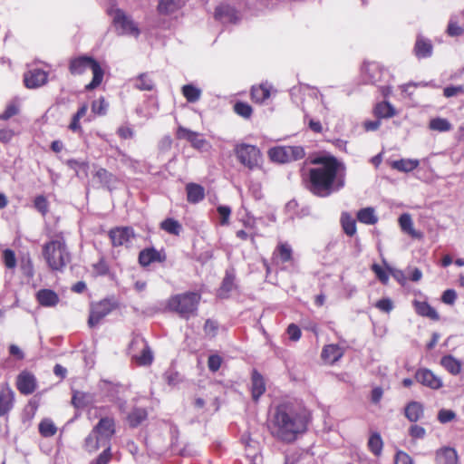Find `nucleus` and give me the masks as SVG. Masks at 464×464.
<instances>
[{
	"instance_id": "f257e3e1",
	"label": "nucleus",
	"mask_w": 464,
	"mask_h": 464,
	"mask_svg": "<svg viewBox=\"0 0 464 464\" xmlns=\"http://www.w3.org/2000/svg\"><path fill=\"white\" fill-rule=\"evenodd\" d=\"M312 163L318 166L309 169L306 188L311 193L325 198L344 187L345 165L334 156L317 157Z\"/></svg>"
},
{
	"instance_id": "f03ea898",
	"label": "nucleus",
	"mask_w": 464,
	"mask_h": 464,
	"mask_svg": "<svg viewBox=\"0 0 464 464\" xmlns=\"http://www.w3.org/2000/svg\"><path fill=\"white\" fill-rule=\"evenodd\" d=\"M274 423L277 427L278 437L285 441H293L296 435L305 430L306 423L289 404L283 403L276 407Z\"/></svg>"
},
{
	"instance_id": "7ed1b4c3",
	"label": "nucleus",
	"mask_w": 464,
	"mask_h": 464,
	"mask_svg": "<svg viewBox=\"0 0 464 464\" xmlns=\"http://www.w3.org/2000/svg\"><path fill=\"white\" fill-rule=\"evenodd\" d=\"M115 433V422L109 417L102 418L93 427L84 440V448L88 452H94L100 448L111 446V440Z\"/></svg>"
},
{
	"instance_id": "20e7f679",
	"label": "nucleus",
	"mask_w": 464,
	"mask_h": 464,
	"mask_svg": "<svg viewBox=\"0 0 464 464\" xmlns=\"http://www.w3.org/2000/svg\"><path fill=\"white\" fill-rule=\"evenodd\" d=\"M362 77L365 83L376 85L386 98L392 92V75L389 71L376 62L365 63L362 67Z\"/></svg>"
},
{
	"instance_id": "39448f33",
	"label": "nucleus",
	"mask_w": 464,
	"mask_h": 464,
	"mask_svg": "<svg viewBox=\"0 0 464 464\" xmlns=\"http://www.w3.org/2000/svg\"><path fill=\"white\" fill-rule=\"evenodd\" d=\"M43 256L52 270L63 271L70 263L71 254L62 239H54L43 246Z\"/></svg>"
},
{
	"instance_id": "423d86ee",
	"label": "nucleus",
	"mask_w": 464,
	"mask_h": 464,
	"mask_svg": "<svg viewBox=\"0 0 464 464\" xmlns=\"http://www.w3.org/2000/svg\"><path fill=\"white\" fill-rule=\"evenodd\" d=\"M87 69L92 70V79L90 83L86 85L87 91H92L97 88L102 82L104 71L100 63L92 57L88 55H82L72 58L69 63V71L73 75H81Z\"/></svg>"
},
{
	"instance_id": "0eeeda50",
	"label": "nucleus",
	"mask_w": 464,
	"mask_h": 464,
	"mask_svg": "<svg viewBox=\"0 0 464 464\" xmlns=\"http://www.w3.org/2000/svg\"><path fill=\"white\" fill-rule=\"evenodd\" d=\"M200 298V295L196 292L175 295L169 298L168 308L180 318L188 320L197 314Z\"/></svg>"
},
{
	"instance_id": "6e6552de",
	"label": "nucleus",
	"mask_w": 464,
	"mask_h": 464,
	"mask_svg": "<svg viewBox=\"0 0 464 464\" xmlns=\"http://www.w3.org/2000/svg\"><path fill=\"white\" fill-rule=\"evenodd\" d=\"M129 353L132 361L139 365H150L153 362V353L146 340L136 334L132 337L129 345Z\"/></svg>"
},
{
	"instance_id": "1a4fd4ad",
	"label": "nucleus",
	"mask_w": 464,
	"mask_h": 464,
	"mask_svg": "<svg viewBox=\"0 0 464 464\" xmlns=\"http://www.w3.org/2000/svg\"><path fill=\"white\" fill-rule=\"evenodd\" d=\"M237 160L247 168L254 170L260 167L262 156L260 150L254 145L240 143L234 149Z\"/></svg>"
},
{
	"instance_id": "9d476101",
	"label": "nucleus",
	"mask_w": 464,
	"mask_h": 464,
	"mask_svg": "<svg viewBox=\"0 0 464 464\" xmlns=\"http://www.w3.org/2000/svg\"><path fill=\"white\" fill-rule=\"evenodd\" d=\"M176 137L178 140H187L193 149L200 152L209 151L212 148L210 142L204 138L203 134L183 126L177 128Z\"/></svg>"
},
{
	"instance_id": "9b49d317",
	"label": "nucleus",
	"mask_w": 464,
	"mask_h": 464,
	"mask_svg": "<svg viewBox=\"0 0 464 464\" xmlns=\"http://www.w3.org/2000/svg\"><path fill=\"white\" fill-rule=\"evenodd\" d=\"M112 22L118 34L132 35L138 38L140 31L130 16L127 15L121 9L113 12Z\"/></svg>"
},
{
	"instance_id": "f8f14e48",
	"label": "nucleus",
	"mask_w": 464,
	"mask_h": 464,
	"mask_svg": "<svg viewBox=\"0 0 464 464\" xmlns=\"http://www.w3.org/2000/svg\"><path fill=\"white\" fill-rule=\"evenodd\" d=\"M114 308V304L108 299H103L97 304H92L88 319L89 326L91 328L95 327L101 320L111 314Z\"/></svg>"
},
{
	"instance_id": "ddd939ff",
	"label": "nucleus",
	"mask_w": 464,
	"mask_h": 464,
	"mask_svg": "<svg viewBox=\"0 0 464 464\" xmlns=\"http://www.w3.org/2000/svg\"><path fill=\"white\" fill-rule=\"evenodd\" d=\"M134 237V230L130 227H117L109 231V237L113 246L128 247Z\"/></svg>"
},
{
	"instance_id": "4468645a",
	"label": "nucleus",
	"mask_w": 464,
	"mask_h": 464,
	"mask_svg": "<svg viewBox=\"0 0 464 464\" xmlns=\"http://www.w3.org/2000/svg\"><path fill=\"white\" fill-rule=\"evenodd\" d=\"M417 382L431 390H439L443 386L440 377L427 368H420L414 374Z\"/></svg>"
},
{
	"instance_id": "2eb2a0df",
	"label": "nucleus",
	"mask_w": 464,
	"mask_h": 464,
	"mask_svg": "<svg viewBox=\"0 0 464 464\" xmlns=\"http://www.w3.org/2000/svg\"><path fill=\"white\" fill-rule=\"evenodd\" d=\"M16 387L24 395L34 393L37 387L35 376L26 370L22 371L16 378Z\"/></svg>"
},
{
	"instance_id": "dca6fc26",
	"label": "nucleus",
	"mask_w": 464,
	"mask_h": 464,
	"mask_svg": "<svg viewBox=\"0 0 464 464\" xmlns=\"http://www.w3.org/2000/svg\"><path fill=\"white\" fill-rule=\"evenodd\" d=\"M48 80V73L42 69H33L24 75V82L27 88L35 89L44 85Z\"/></svg>"
},
{
	"instance_id": "f3484780",
	"label": "nucleus",
	"mask_w": 464,
	"mask_h": 464,
	"mask_svg": "<svg viewBox=\"0 0 464 464\" xmlns=\"http://www.w3.org/2000/svg\"><path fill=\"white\" fill-rule=\"evenodd\" d=\"M412 52L419 60L430 58L433 54V44L430 39L418 34Z\"/></svg>"
},
{
	"instance_id": "a211bd4d",
	"label": "nucleus",
	"mask_w": 464,
	"mask_h": 464,
	"mask_svg": "<svg viewBox=\"0 0 464 464\" xmlns=\"http://www.w3.org/2000/svg\"><path fill=\"white\" fill-rule=\"evenodd\" d=\"M266 392V383L262 374L256 369H253L251 374V394L254 401H258L259 398Z\"/></svg>"
},
{
	"instance_id": "6ab92c4d",
	"label": "nucleus",
	"mask_w": 464,
	"mask_h": 464,
	"mask_svg": "<svg viewBox=\"0 0 464 464\" xmlns=\"http://www.w3.org/2000/svg\"><path fill=\"white\" fill-rule=\"evenodd\" d=\"M165 256L161 254L155 247H146L139 254V263L141 266L146 267L155 262H163Z\"/></svg>"
},
{
	"instance_id": "aec40b11",
	"label": "nucleus",
	"mask_w": 464,
	"mask_h": 464,
	"mask_svg": "<svg viewBox=\"0 0 464 464\" xmlns=\"http://www.w3.org/2000/svg\"><path fill=\"white\" fill-rule=\"evenodd\" d=\"M343 355V349L338 344L324 345L322 351V359L331 364L339 361Z\"/></svg>"
},
{
	"instance_id": "412c9836",
	"label": "nucleus",
	"mask_w": 464,
	"mask_h": 464,
	"mask_svg": "<svg viewBox=\"0 0 464 464\" xmlns=\"http://www.w3.org/2000/svg\"><path fill=\"white\" fill-rule=\"evenodd\" d=\"M39 304L45 307H52L58 304V295L51 289H41L36 294Z\"/></svg>"
},
{
	"instance_id": "4be33fe9",
	"label": "nucleus",
	"mask_w": 464,
	"mask_h": 464,
	"mask_svg": "<svg viewBox=\"0 0 464 464\" xmlns=\"http://www.w3.org/2000/svg\"><path fill=\"white\" fill-rule=\"evenodd\" d=\"M182 5L181 0H160L157 10L161 15H170L177 13Z\"/></svg>"
},
{
	"instance_id": "5701e85b",
	"label": "nucleus",
	"mask_w": 464,
	"mask_h": 464,
	"mask_svg": "<svg viewBox=\"0 0 464 464\" xmlns=\"http://www.w3.org/2000/svg\"><path fill=\"white\" fill-rule=\"evenodd\" d=\"M413 305L419 315L428 317L434 321H438L440 319V315L437 311L427 302L414 300Z\"/></svg>"
},
{
	"instance_id": "b1692460",
	"label": "nucleus",
	"mask_w": 464,
	"mask_h": 464,
	"mask_svg": "<svg viewBox=\"0 0 464 464\" xmlns=\"http://www.w3.org/2000/svg\"><path fill=\"white\" fill-rule=\"evenodd\" d=\"M399 225L401 230L410 235L413 238H421L422 233L417 231L413 227L411 216L408 213H403L399 217Z\"/></svg>"
},
{
	"instance_id": "393cba45",
	"label": "nucleus",
	"mask_w": 464,
	"mask_h": 464,
	"mask_svg": "<svg viewBox=\"0 0 464 464\" xmlns=\"http://www.w3.org/2000/svg\"><path fill=\"white\" fill-rule=\"evenodd\" d=\"M94 401L93 394L79 391L72 392V404L76 409H84Z\"/></svg>"
},
{
	"instance_id": "a878e982",
	"label": "nucleus",
	"mask_w": 464,
	"mask_h": 464,
	"mask_svg": "<svg viewBox=\"0 0 464 464\" xmlns=\"http://www.w3.org/2000/svg\"><path fill=\"white\" fill-rule=\"evenodd\" d=\"M438 464H458V454L453 448L445 447L437 452Z\"/></svg>"
},
{
	"instance_id": "bb28decb",
	"label": "nucleus",
	"mask_w": 464,
	"mask_h": 464,
	"mask_svg": "<svg viewBox=\"0 0 464 464\" xmlns=\"http://www.w3.org/2000/svg\"><path fill=\"white\" fill-rule=\"evenodd\" d=\"M187 199L189 203H198L205 197V190L201 185L188 183L186 187Z\"/></svg>"
},
{
	"instance_id": "cd10ccee",
	"label": "nucleus",
	"mask_w": 464,
	"mask_h": 464,
	"mask_svg": "<svg viewBox=\"0 0 464 464\" xmlns=\"http://www.w3.org/2000/svg\"><path fill=\"white\" fill-rule=\"evenodd\" d=\"M423 415V406L420 402L412 401L405 407V417L411 422L418 421Z\"/></svg>"
},
{
	"instance_id": "c85d7f7f",
	"label": "nucleus",
	"mask_w": 464,
	"mask_h": 464,
	"mask_svg": "<svg viewBox=\"0 0 464 464\" xmlns=\"http://www.w3.org/2000/svg\"><path fill=\"white\" fill-rule=\"evenodd\" d=\"M440 364L452 375H458L461 372V362L450 354L444 355Z\"/></svg>"
},
{
	"instance_id": "c756f323",
	"label": "nucleus",
	"mask_w": 464,
	"mask_h": 464,
	"mask_svg": "<svg viewBox=\"0 0 464 464\" xmlns=\"http://www.w3.org/2000/svg\"><path fill=\"white\" fill-rule=\"evenodd\" d=\"M420 161L411 159H401L392 162V168L403 173H408L418 168Z\"/></svg>"
},
{
	"instance_id": "7c9ffc66",
	"label": "nucleus",
	"mask_w": 464,
	"mask_h": 464,
	"mask_svg": "<svg viewBox=\"0 0 464 464\" xmlns=\"http://www.w3.org/2000/svg\"><path fill=\"white\" fill-rule=\"evenodd\" d=\"M395 108L389 102H382L376 104L374 114L379 119H389L395 115Z\"/></svg>"
},
{
	"instance_id": "2f4dec72",
	"label": "nucleus",
	"mask_w": 464,
	"mask_h": 464,
	"mask_svg": "<svg viewBox=\"0 0 464 464\" xmlns=\"http://www.w3.org/2000/svg\"><path fill=\"white\" fill-rule=\"evenodd\" d=\"M270 97V87L266 84L253 86L251 89V98L255 102L263 103Z\"/></svg>"
},
{
	"instance_id": "473e14b6",
	"label": "nucleus",
	"mask_w": 464,
	"mask_h": 464,
	"mask_svg": "<svg viewBox=\"0 0 464 464\" xmlns=\"http://www.w3.org/2000/svg\"><path fill=\"white\" fill-rule=\"evenodd\" d=\"M268 156L274 162L286 163L289 162V153L287 147H275L269 150Z\"/></svg>"
},
{
	"instance_id": "72a5a7b5",
	"label": "nucleus",
	"mask_w": 464,
	"mask_h": 464,
	"mask_svg": "<svg viewBox=\"0 0 464 464\" xmlns=\"http://www.w3.org/2000/svg\"><path fill=\"white\" fill-rule=\"evenodd\" d=\"M14 393L10 390L0 392V416L5 415L13 407Z\"/></svg>"
},
{
	"instance_id": "f704fd0d",
	"label": "nucleus",
	"mask_w": 464,
	"mask_h": 464,
	"mask_svg": "<svg viewBox=\"0 0 464 464\" xmlns=\"http://www.w3.org/2000/svg\"><path fill=\"white\" fill-rule=\"evenodd\" d=\"M148 417V412L144 408H134L128 415V422L131 428H136L142 423Z\"/></svg>"
},
{
	"instance_id": "c9c22d12",
	"label": "nucleus",
	"mask_w": 464,
	"mask_h": 464,
	"mask_svg": "<svg viewBox=\"0 0 464 464\" xmlns=\"http://www.w3.org/2000/svg\"><path fill=\"white\" fill-rule=\"evenodd\" d=\"M357 219L359 222L366 225H374L378 221V218L375 215L373 208L368 207L360 209L357 212Z\"/></svg>"
},
{
	"instance_id": "e433bc0d",
	"label": "nucleus",
	"mask_w": 464,
	"mask_h": 464,
	"mask_svg": "<svg viewBox=\"0 0 464 464\" xmlns=\"http://www.w3.org/2000/svg\"><path fill=\"white\" fill-rule=\"evenodd\" d=\"M215 18L222 22H232L236 18L235 9L229 5H218L215 9Z\"/></svg>"
},
{
	"instance_id": "4c0bfd02",
	"label": "nucleus",
	"mask_w": 464,
	"mask_h": 464,
	"mask_svg": "<svg viewBox=\"0 0 464 464\" xmlns=\"http://www.w3.org/2000/svg\"><path fill=\"white\" fill-rule=\"evenodd\" d=\"M181 92L188 102L194 103L200 99L201 90L192 83L182 86Z\"/></svg>"
},
{
	"instance_id": "58836bf2",
	"label": "nucleus",
	"mask_w": 464,
	"mask_h": 464,
	"mask_svg": "<svg viewBox=\"0 0 464 464\" xmlns=\"http://www.w3.org/2000/svg\"><path fill=\"white\" fill-rule=\"evenodd\" d=\"M368 448L370 451L376 457L382 454L383 441L379 432H372L368 440Z\"/></svg>"
},
{
	"instance_id": "ea45409f",
	"label": "nucleus",
	"mask_w": 464,
	"mask_h": 464,
	"mask_svg": "<svg viewBox=\"0 0 464 464\" xmlns=\"http://www.w3.org/2000/svg\"><path fill=\"white\" fill-rule=\"evenodd\" d=\"M155 86L154 81L147 72L140 73L134 80V87L140 91H152Z\"/></svg>"
},
{
	"instance_id": "a19ab883",
	"label": "nucleus",
	"mask_w": 464,
	"mask_h": 464,
	"mask_svg": "<svg viewBox=\"0 0 464 464\" xmlns=\"http://www.w3.org/2000/svg\"><path fill=\"white\" fill-rule=\"evenodd\" d=\"M341 224L347 236L353 237L356 233V221L349 213L343 212L342 214Z\"/></svg>"
},
{
	"instance_id": "79ce46f5",
	"label": "nucleus",
	"mask_w": 464,
	"mask_h": 464,
	"mask_svg": "<svg viewBox=\"0 0 464 464\" xmlns=\"http://www.w3.org/2000/svg\"><path fill=\"white\" fill-rule=\"evenodd\" d=\"M429 128L439 132H447L452 129V125L447 119L436 117L430 121Z\"/></svg>"
},
{
	"instance_id": "37998d69",
	"label": "nucleus",
	"mask_w": 464,
	"mask_h": 464,
	"mask_svg": "<svg viewBox=\"0 0 464 464\" xmlns=\"http://www.w3.org/2000/svg\"><path fill=\"white\" fill-rule=\"evenodd\" d=\"M160 228L174 236H179L182 230L180 223L171 218L164 219L160 224Z\"/></svg>"
},
{
	"instance_id": "c03bdc74",
	"label": "nucleus",
	"mask_w": 464,
	"mask_h": 464,
	"mask_svg": "<svg viewBox=\"0 0 464 464\" xmlns=\"http://www.w3.org/2000/svg\"><path fill=\"white\" fill-rule=\"evenodd\" d=\"M234 275L227 272L218 291V295L220 297L225 298L228 296V294L232 291L234 287Z\"/></svg>"
},
{
	"instance_id": "a18cd8bd",
	"label": "nucleus",
	"mask_w": 464,
	"mask_h": 464,
	"mask_svg": "<svg viewBox=\"0 0 464 464\" xmlns=\"http://www.w3.org/2000/svg\"><path fill=\"white\" fill-rule=\"evenodd\" d=\"M57 431V428L54 425L53 421L50 419H44L39 423V432L44 438H49L53 436Z\"/></svg>"
},
{
	"instance_id": "49530a36",
	"label": "nucleus",
	"mask_w": 464,
	"mask_h": 464,
	"mask_svg": "<svg viewBox=\"0 0 464 464\" xmlns=\"http://www.w3.org/2000/svg\"><path fill=\"white\" fill-rule=\"evenodd\" d=\"M277 257L282 263H287L292 259L293 250L288 243H280L276 247Z\"/></svg>"
},
{
	"instance_id": "de8ad7c7",
	"label": "nucleus",
	"mask_w": 464,
	"mask_h": 464,
	"mask_svg": "<svg viewBox=\"0 0 464 464\" xmlns=\"http://www.w3.org/2000/svg\"><path fill=\"white\" fill-rule=\"evenodd\" d=\"M234 111L244 119H249L253 113V109L247 102L238 101L234 104Z\"/></svg>"
},
{
	"instance_id": "09e8293b",
	"label": "nucleus",
	"mask_w": 464,
	"mask_h": 464,
	"mask_svg": "<svg viewBox=\"0 0 464 464\" xmlns=\"http://www.w3.org/2000/svg\"><path fill=\"white\" fill-rule=\"evenodd\" d=\"M218 328L219 324L218 321L213 319H207L204 324L203 330L207 336L214 338L217 336L218 333Z\"/></svg>"
},
{
	"instance_id": "8fccbe9b",
	"label": "nucleus",
	"mask_w": 464,
	"mask_h": 464,
	"mask_svg": "<svg viewBox=\"0 0 464 464\" xmlns=\"http://www.w3.org/2000/svg\"><path fill=\"white\" fill-rule=\"evenodd\" d=\"M108 103L103 97H100L98 100L93 101L92 104V111L93 113L98 115H104L107 112Z\"/></svg>"
},
{
	"instance_id": "3c124183",
	"label": "nucleus",
	"mask_w": 464,
	"mask_h": 464,
	"mask_svg": "<svg viewBox=\"0 0 464 464\" xmlns=\"http://www.w3.org/2000/svg\"><path fill=\"white\" fill-rule=\"evenodd\" d=\"M66 164L70 169H73L76 172L77 176L80 175L81 171L83 172V174H86L87 172L88 165L84 161H79L77 160L72 159L68 160Z\"/></svg>"
},
{
	"instance_id": "603ef678",
	"label": "nucleus",
	"mask_w": 464,
	"mask_h": 464,
	"mask_svg": "<svg viewBox=\"0 0 464 464\" xmlns=\"http://www.w3.org/2000/svg\"><path fill=\"white\" fill-rule=\"evenodd\" d=\"M4 263L7 268L13 269L16 266L15 254L12 249L6 248L3 251Z\"/></svg>"
},
{
	"instance_id": "864d4df0",
	"label": "nucleus",
	"mask_w": 464,
	"mask_h": 464,
	"mask_svg": "<svg viewBox=\"0 0 464 464\" xmlns=\"http://www.w3.org/2000/svg\"><path fill=\"white\" fill-rule=\"evenodd\" d=\"M21 270L23 274L27 277H33L34 275V266L31 258L29 256L24 257L21 261Z\"/></svg>"
},
{
	"instance_id": "5fc2aeb1",
	"label": "nucleus",
	"mask_w": 464,
	"mask_h": 464,
	"mask_svg": "<svg viewBox=\"0 0 464 464\" xmlns=\"http://www.w3.org/2000/svg\"><path fill=\"white\" fill-rule=\"evenodd\" d=\"M34 206L42 215H45L48 212V202L43 195L35 197Z\"/></svg>"
},
{
	"instance_id": "6e6d98bb",
	"label": "nucleus",
	"mask_w": 464,
	"mask_h": 464,
	"mask_svg": "<svg viewBox=\"0 0 464 464\" xmlns=\"http://www.w3.org/2000/svg\"><path fill=\"white\" fill-rule=\"evenodd\" d=\"M217 211L219 216V223L222 226H225L228 223V219L231 214V208L228 206L226 205H220L218 207Z\"/></svg>"
},
{
	"instance_id": "4d7b16f0",
	"label": "nucleus",
	"mask_w": 464,
	"mask_h": 464,
	"mask_svg": "<svg viewBox=\"0 0 464 464\" xmlns=\"http://www.w3.org/2000/svg\"><path fill=\"white\" fill-rule=\"evenodd\" d=\"M372 270L375 274L376 277L381 283L386 285L389 281V275L387 272L378 264L374 263L372 266Z\"/></svg>"
},
{
	"instance_id": "13d9d810",
	"label": "nucleus",
	"mask_w": 464,
	"mask_h": 464,
	"mask_svg": "<svg viewBox=\"0 0 464 464\" xmlns=\"http://www.w3.org/2000/svg\"><path fill=\"white\" fill-rule=\"evenodd\" d=\"M222 358L218 354H210L208 359V367L210 372H216L219 370Z\"/></svg>"
},
{
	"instance_id": "bf43d9fd",
	"label": "nucleus",
	"mask_w": 464,
	"mask_h": 464,
	"mask_svg": "<svg viewBox=\"0 0 464 464\" xmlns=\"http://www.w3.org/2000/svg\"><path fill=\"white\" fill-rule=\"evenodd\" d=\"M111 459V446L104 448L102 452L91 464H108Z\"/></svg>"
},
{
	"instance_id": "052dcab7",
	"label": "nucleus",
	"mask_w": 464,
	"mask_h": 464,
	"mask_svg": "<svg viewBox=\"0 0 464 464\" xmlns=\"http://www.w3.org/2000/svg\"><path fill=\"white\" fill-rule=\"evenodd\" d=\"M19 112V109L14 102H10L7 104L4 112L0 115V120L7 121L13 116L16 115Z\"/></svg>"
},
{
	"instance_id": "680f3d73",
	"label": "nucleus",
	"mask_w": 464,
	"mask_h": 464,
	"mask_svg": "<svg viewBox=\"0 0 464 464\" xmlns=\"http://www.w3.org/2000/svg\"><path fill=\"white\" fill-rule=\"evenodd\" d=\"M289 161L297 160L304 156V150L301 146H288Z\"/></svg>"
},
{
	"instance_id": "e2e57ef3",
	"label": "nucleus",
	"mask_w": 464,
	"mask_h": 464,
	"mask_svg": "<svg viewBox=\"0 0 464 464\" xmlns=\"http://www.w3.org/2000/svg\"><path fill=\"white\" fill-rule=\"evenodd\" d=\"M464 33L463 27L459 26L457 22L450 20L448 24L447 34L451 37L459 36Z\"/></svg>"
},
{
	"instance_id": "0e129e2a",
	"label": "nucleus",
	"mask_w": 464,
	"mask_h": 464,
	"mask_svg": "<svg viewBox=\"0 0 464 464\" xmlns=\"http://www.w3.org/2000/svg\"><path fill=\"white\" fill-rule=\"evenodd\" d=\"M394 464H413V460L406 452L398 450L394 457Z\"/></svg>"
},
{
	"instance_id": "69168bd1",
	"label": "nucleus",
	"mask_w": 464,
	"mask_h": 464,
	"mask_svg": "<svg viewBox=\"0 0 464 464\" xmlns=\"http://www.w3.org/2000/svg\"><path fill=\"white\" fill-rule=\"evenodd\" d=\"M456 299L457 293L454 289H447L442 293L441 301L446 304H454Z\"/></svg>"
},
{
	"instance_id": "338daca9",
	"label": "nucleus",
	"mask_w": 464,
	"mask_h": 464,
	"mask_svg": "<svg viewBox=\"0 0 464 464\" xmlns=\"http://www.w3.org/2000/svg\"><path fill=\"white\" fill-rule=\"evenodd\" d=\"M455 412L451 410L441 409L438 413V420L440 423H447L455 418Z\"/></svg>"
},
{
	"instance_id": "774afa93",
	"label": "nucleus",
	"mask_w": 464,
	"mask_h": 464,
	"mask_svg": "<svg viewBox=\"0 0 464 464\" xmlns=\"http://www.w3.org/2000/svg\"><path fill=\"white\" fill-rule=\"evenodd\" d=\"M376 307L382 312L390 313L393 308V304L390 298H382L376 303Z\"/></svg>"
}]
</instances>
